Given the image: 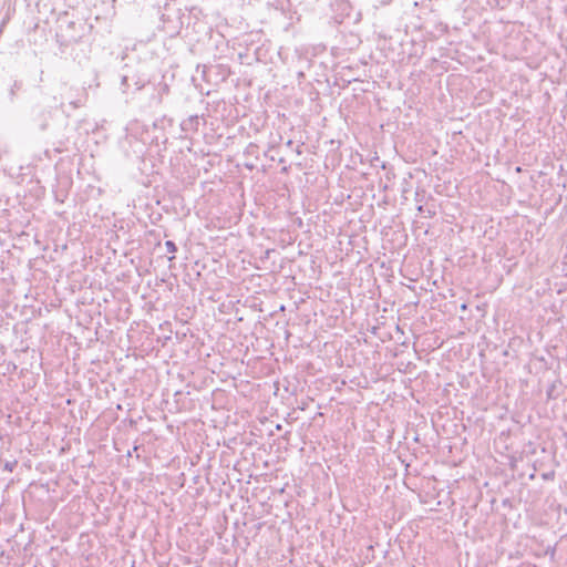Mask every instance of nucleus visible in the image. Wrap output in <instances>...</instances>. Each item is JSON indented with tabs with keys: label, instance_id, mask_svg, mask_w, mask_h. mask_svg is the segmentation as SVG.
<instances>
[{
	"label": "nucleus",
	"instance_id": "f257e3e1",
	"mask_svg": "<svg viewBox=\"0 0 567 567\" xmlns=\"http://www.w3.org/2000/svg\"><path fill=\"white\" fill-rule=\"evenodd\" d=\"M165 246L167 248V251L169 252H175L176 251V246L173 241L168 240L165 243Z\"/></svg>",
	"mask_w": 567,
	"mask_h": 567
}]
</instances>
